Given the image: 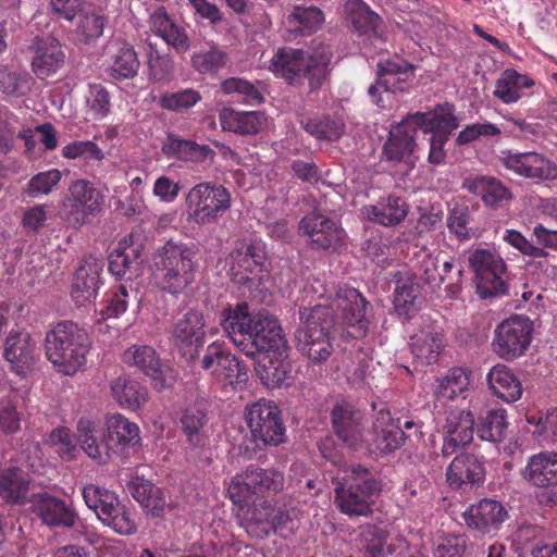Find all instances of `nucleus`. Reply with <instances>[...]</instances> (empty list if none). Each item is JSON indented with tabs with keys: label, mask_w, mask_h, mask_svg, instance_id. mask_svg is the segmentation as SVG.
<instances>
[{
	"label": "nucleus",
	"mask_w": 557,
	"mask_h": 557,
	"mask_svg": "<svg viewBox=\"0 0 557 557\" xmlns=\"http://www.w3.org/2000/svg\"><path fill=\"white\" fill-rule=\"evenodd\" d=\"M221 325L233 343L248 357H256V373L269 388L288 385L292 366L277 319L264 310L251 312L246 302L223 311Z\"/></svg>",
	"instance_id": "obj_1"
},
{
	"label": "nucleus",
	"mask_w": 557,
	"mask_h": 557,
	"mask_svg": "<svg viewBox=\"0 0 557 557\" xmlns=\"http://www.w3.org/2000/svg\"><path fill=\"white\" fill-rule=\"evenodd\" d=\"M197 256L193 244L166 242L153 257L152 275L158 287L172 295L183 293L195 280Z\"/></svg>",
	"instance_id": "obj_2"
},
{
	"label": "nucleus",
	"mask_w": 557,
	"mask_h": 557,
	"mask_svg": "<svg viewBox=\"0 0 557 557\" xmlns=\"http://www.w3.org/2000/svg\"><path fill=\"white\" fill-rule=\"evenodd\" d=\"M89 349L86 332L72 321L59 322L46 335V354L59 372L75 374L85 363Z\"/></svg>",
	"instance_id": "obj_3"
},
{
	"label": "nucleus",
	"mask_w": 557,
	"mask_h": 557,
	"mask_svg": "<svg viewBox=\"0 0 557 557\" xmlns=\"http://www.w3.org/2000/svg\"><path fill=\"white\" fill-rule=\"evenodd\" d=\"M335 487V505L349 517L368 516L371 512L372 497L380 491L379 482L369 470L352 466L341 470Z\"/></svg>",
	"instance_id": "obj_4"
},
{
	"label": "nucleus",
	"mask_w": 557,
	"mask_h": 557,
	"mask_svg": "<svg viewBox=\"0 0 557 557\" xmlns=\"http://www.w3.org/2000/svg\"><path fill=\"white\" fill-rule=\"evenodd\" d=\"M331 57V50L325 46L319 47L312 53L282 48L272 58L269 70L290 82L301 76L307 77L311 89H317L326 76Z\"/></svg>",
	"instance_id": "obj_5"
},
{
	"label": "nucleus",
	"mask_w": 557,
	"mask_h": 557,
	"mask_svg": "<svg viewBox=\"0 0 557 557\" xmlns=\"http://www.w3.org/2000/svg\"><path fill=\"white\" fill-rule=\"evenodd\" d=\"M326 310L323 305L300 310L301 324L295 333L297 348L313 363L326 361L333 352L330 331L334 317Z\"/></svg>",
	"instance_id": "obj_6"
},
{
	"label": "nucleus",
	"mask_w": 557,
	"mask_h": 557,
	"mask_svg": "<svg viewBox=\"0 0 557 557\" xmlns=\"http://www.w3.org/2000/svg\"><path fill=\"white\" fill-rule=\"evenodd\" d=\"M231 206V193L223 185L211 182L199 183L186 194V220L198 226L215 224Z\"/></svg>",
	"instance_id": "obj_7"
},
{
	"label": "nucleus",
	"mask_w": 557,
	"mask_h": 557,
	"mask_svg": "<svg viewBox=\"0 0 557 557\" xmlns=\"http://www.w3.org/2000/svg\"><path fill=\"white\" fill-rule=\"evenodd\" d=\"M83 498L103 525L116 534L129 536L137 532L135 511L122 503L113 492L89 484L83 488Z\"/></svg>",
	"instance_id": "obj_8"
},
{
	"label": "nucleus",
	"mask_w": 557,
	"mask_h": 557,
	"mask_svg": "<svg viewBox=\"0 0 557 557\" xmlns=\"http://www.w3.org/2000/svg\"><path fill=\"white\" fill-rule=\"evenodd\" d=\"M200 367L207 371L215 384L222 388L242 387L248 380L247 371L239 360L223 344L213 342L208 345Z\"/></svg>",
	"instance_id": "obj_9"
},
{
	"label": "nucleus",
	"mask_w": 557,
	"mask_h": 557,
	"mask_svg": "<svg viewBox=\"0 0 557 557\" xmlns=\"http://www.w3.org/2000/svg\"><path fill=\"white\" fill-rule=\"evenodd\" d=\"M284 475L275 469L247 468L235 475L230 485L228 494L234 504L243 506L253 495L276 494L283 490Z\"/></svg>",
	"instance_id": "obj_10"
},
{
	"label": "nucleus",
	"mask_w": 557,
	"mask_h": 557,
	"mask_svg": "<svg viewBox=\"0 0 557 557\" xmlns=\"http://www.w3.org/2000/svg\"><path fill=\"white\" fill-rule=\"evenodd\" d=\"M533 323L522 314H513L500 322L494 332L493 351L502 359L522 356L532 341Z\"/></svg>",
	"instance_id": "obj_11"
},
{
	"label": "nucleus",
	"mask_w": 557,
	"mask_h": 557,
	"mask_svg": "<svg viewBox=\"0 0 557 557\" xmlns=\"http://www.w3.org/2000/svg\"><path fill=\"white\" fill-rule=\"evenodd\" d=\"M468 261L478 280L482 297L504 292V275L507 267L500 253L494 248H475L469 252Z\"/></svg>",
	"instance_id": "obj_12"
},
{
	"label": "nucleus",
	"mask_w": 557,
	"mask_h": 557,
	"mask_svg": "<svg viewBox=\"0 0 557 557\" xmlns=\"http://www.w3.org/2000/svg\"><path fill=\"white\" fill-rule=\"evenodd\" d=\"M246 421L256 443L276 446L285 440V426L277 406L261 399L246 409Z\"/></svg>",
	"instance_id": "obj_13"
},
{
	"label": "nucleus",
	"mask_w": 557,
	"mask_h": 557,
	"mask_svg": "<svg viewBox=\"0 0 557 557\" xmlns=\"http://www.w3.org/2000/svg\"><path fill=\"white\" fill-rule=\"evenodd\" d=\"M318 305L327 308L329 315L334 317V325L343 322L349 326L356 327L354 337L366 333L367 322L364 321L367 301L354 287L343 286L336 290L335 297L331 300L325 299Z\"/></svg>",
	"instance_id": "obj_14"
},
{
	"label": "nucleus",
	"mask_w": 557,
	"mask_h": 557,
	"mask_svg": "<svg viewBox=\"0 0 557 557\" xmlns=\"http://www.w3.org/2000/svg\"><path fill=\"white\" fill-rule=\"evenodd\" d=\"M103 195L90 182L77 180L69 187L63 201L66 220L75 227L84 225L88 218L101 211Z\"/></svg>",
	"instance_id": "obj_15"
},
{
	"label": "nucleus",
	"mask_w": 557,
	"mask_h": 557,
	"mask_svg": "<svg viewBox=\"0 0 557 557\" xmlns=\"http://www.w3.org/2000/svg\"><path fill=\"white\" fill-rule=\"evenodd\" d=\"M499 161L507 171L534 183L557 178L556 164L537 151H503Z\"/></svg>",
	"instance_id": "obj_16"
},
{
	"label": "nucleus",
	"mask_w": 557,
	"mask_h": 557,
	"mask_svg": "<svg viewBox=\"0 0 557 557\" xmlns=\"http://www.w3.org/2000/svg\"><path fill=\"white\" fill-rule=\"evenodd\" d=\"M29 508L45 525L50 528H74L78 520L71 504L45 490L30 494Z\"/></svg>",
	"instance_id": "obj_17"
},
{
	"label": "nucleus",
	"mask_w": 557,
	"mask_h": 557,
	"mask_svg": "<svg viewBox=\"0 0 557 557\" xmlns=\"http://www.w3.org/2000/svg\"><path fill=\"white\" fill-rule=\"evenodd\" d=\"M412 76V66L403 60L381 61L377 64V79L369 87V96L376 106L384 107L383 95L388 97L391 92L405 91Z\"/></svg>",
	"instance_id": "obj_18"
},
{
	"label": "nucleus",
	"mask_w": 557,
	"mask_h": 557,
	"mask_svg": "<svg viewBox=\"0 0 557 557\" xmlns=\"http://www.w3.org/2000/svg\"><path fill=\"white\" fill-rule=\"evenodd\" d=\"M230 272L239 283L250 281V275L257 276L264 271L265 249L261 240L242 239L227 259Z\"/></svg>",
	"instance_id": "obj_19"
},
{
	"label": "nucleus",
	"mask_w": 557,
	"mask_h": 557,
	"mask_svg": "<svg viewBox=\"0 0 557 557\" xmlns=\"http://www.w3.org/2000/svg\"><path fill=\"white\" fill-rule=\"evenodd\" d=\"M124 363L140 369L151 379L156 388L170 387L175 381L173 370L163 366L156 350L148 345H133L122 356Z\"/></svg>",
	"instance_id": "obj_20"
},
{
	"label": "nucleus",
	"mask_w": 557,
	"mask_h": 557,
	"mask_svg": "<svg viewBox=\"0 0 557 557\" xmlns=\"http://www.w3.org/2000/svg\"><path fill=\"white\" fill-rule=\"evenodd\" d=\"M299 231L308 236L313 248L336 249L345 237V231L336 220L320 213H311L302 218Z\"/></svg>",
	"instance_id": "obj_21"
},
{
	"label": "nucleus",
	"mask_w": 557,
	"mask_h": 557,
	"mask_svg": "<svg viewBox=\"0 0 557 557\" xmlns=\"http://www.w3.org/2000/svg\"><path fill=\"white\" fill-rule=\"evenodd\" d=\"M288 521L289 517L282 508L263 502L247 509L243 525L251 537L264 539L285 528Z\"/></svg>",
	"instance_id": "obj_22"
},
{
	"label": "nucleus",
	"mask_w": 557,
	"mask_h": 557,
	"mask_svg": "<svg viewBox=\"0 0 557 557\" xmlns=\"http://www.w3.org/2000/svg\"><path fill=\"white\" fill-rule=\"evenodd\" d=\"M444 456H451L459 447L470 444L473 440L474 419L470 411L454 409L447 412L442 425Z\"/></svg>",
	"instance_id": "obj_23"
},
{
	"label": "nucleus",
	"mask_w": 557,
	"mask_h": 557,
	"mask_svg": "<svg viewBox=\"0 0 557 557\" xmlns=\"http://www.w3.org/2000/svg\"><path fill=\"white\" fill-rule=\"evenodd\" d=\"M3 356L11 369L24 376L34 368L37 360L36 342L26 331H11L4 344Z\"/></svg>",
	"instance_id": "obj_24"
},
{
	"label": "nucleus",
	"mask_w": 557,
	"mask_h": 557,
	"mask_svg": "<svg viewBox=\"0 0 557 557\" xmlns=\"http://www.w3.org/2000/svg\"><path fill=\"white\" fill-rule=\"evenodd\" d=\"M484 480V462L481 457L472 454L456 456L446 470V481L455 490L479 486Z\"/></svg>",
	"instance_id": "obj_25"
},
{
	"label": "nucleus",
	"mask_w": 557,
	"mask_h": 557,
	"mask_svg": "<svg viewBox=\"0 0 557 557\" xmlns=\"http://www.w3.org/2000/svg\"><path fill=\"white\" fill-rule=\"evenodd\" d=\"M463 276L462 267H456L454 260L441 261L438 257L426 256L420 265V278L435 290L446 283V290L455 294Z\"/></svg>",
	"instance_id": "obj_26"
},
{
	"label": "nucleus",
	"mask_w": 557,
	"mask_h": 557,
	"mask_svg": "<svg viewBox=\"0 0 557 557\" xmlns=\"http://www.w3.org/2000/svg\"><path fill=\"white\" fill-rule=\"evenodd\" d=\"M102 269V261L91 256L81 262L75 272L71 292L77 306H84L96 298Z\"/></svg>",
	"instance_id": "obj_27"
},
{
	"label": "nucleus",
	"mask_w": 557,
	"mask_h": 557,
	"mask_svg": "<svg viewBox=\"0 0 557 557\" xmlns=\"http://www.w3.org/2000/svg\"><path fill=\"white\" fill-rule=\"evenodd\" d=\"M106 64L115 79H129L137 75L139 60L134 47L123 39L111 40L106 48Z\"/></svg>",
	"instance_id": "obj_28"
},
{
	"label": "nucleus",
	"mask_w": 557,
	"mask_h": 557,
	"mask_svg": "<svg viewBox=\"0 0 557 557\" xmlns=\"http://www.w3.org/2000/svg\"><path fill=\"white\" fill-rule=\"evenodd\" d=\"M372 445L381 453L388 454L405 443V432L399 420H394L391 412L381 409L375 413L371 432Z\"/></svg>",
	"instance_id": "obj_29"
},
{
	"label": "nucleus",
	"mask_w": 557,
	"mask_h": 557,
	"mask_svg": "<svg viewBox=\"0 0 557 557\" xmlns=\"http://www.w3.org/2000/svg\"><path fill=\"white\" fill-rule=\"evenodd\" d=\"M331 416L336 435L348 447H358L363 442H368L361 426L362 414L350 404L346 401L337 404Z\"/></svg>",
	"instance_id": "obj_30"
},
{
	"label": "nucleus",
	"mask_w": 557,
	"mask_h": 557,
	"mask_svg": "<svg viewBox=\"0 0 557 557\" xmlns=\"http://www.w3.org/2000/svg\"><path fill=\"white\" fill-rule=\"evenodd\" d=\"M30 486L27 473L15 466L0 467V499L7 505H29Z\"/></svg>",
	"instance_id": "obj_31"
},
{
	"label": "nucleus",
	"mask_w": 557,
	"mask_h": 557,
	"mask_svg": "<svg viewBox=\"0 0 557 557\" xmlns=\"http://www.w3.org/2000/svg\"><path fill=\"white\" fill-rule=\"evenodd\" d=\"M417 126L412 119L407 116L389 131V137L384 145V154L394 162L408 161L416 149Z\"/></svg>",
	"instance_id": "obj_32"
},
{
	"label": "nucleus",
	"mask_w": 557,
	"mask_h": 557,
	"mask_svg": "<svg viewBox=\"0 0 557 557\" xmlns=\"http://www.w3.org/2000/svg\"><path fill=\"white\" fill-rule=\"evenodd\" d=\"M507 517L505 507L499 502L488 498L481 499L463 513L467 525L482 533L498 530Z\"/></svg>",
	"instance_id": "obj_33"
},
{
	"label": "nucleus",
	"mask_w": 557,
	"mask_h": 557,
	"mask_svg": "<svg viewBox=\"0 0 557 557\" xmlns=\"http://www.w3.org/2000/svg\"><path fill=\"white\" fill-rule=\"evenodd\" d=\"M454 112L453 104L444 103L437 106L433 111L417 112L410 117L417 128H420L424 134L449 137L450 133L459 125V120Z\"/></svg>",
	"instance_id": "obj_34"
},
{
	"label": "nucleus",
	"mask_w": 557,
	"mask_h": 557,
	"mask_svg": "<svg viewBox=\"0 0 557 557\" xmlns=\"http://www.w3.org/2000/svg\"><path fill=\"white\" fill-rule=\"evenodd\" d=\"M77 442L82 450L98 463H106L112 457L114 450L104 435H101L98 425L88 420L79 419L77 422Z\"/></svg>",
	"instance_id": "obj_35"
},
{
	"label": "nucleus",
	"mask_w": 557,
	"mask_h": 557,
	"mask_svg": "<svg viewBox=\"0 0 557 557\" xmlns=\"http://www.w3.org/2000/svg\"><path fill=\"white\" fill-rule=\"evenodd\" d=\"M486 382L490 392L505 403H515L522 396L520 379L505 364L498 363L492 367L486 374Z\"/></svg>",
	"instance_id": "obj_36"
},
{
	"label": "nucleus",
	"mask_w": 557,
	"mask_h": 557,
	"mask_svg": "<svg viewBox=\"0 0 557 557\" xmlns=\"http://www.w3.org/2000/svg\"><path fill=\"white\" fill-rule=\"evenodd\" d=\"M64 60L65 54L60 42L54 38H42L35 46L32 70L38 78L45 79L55 74Z\"/></svg>",
	"instance_id": "obj_37"
},
{
	"label": "nucleus",
	"mask_w": 557,
	"mask_h": 557,
	"mask_svg": "<svg viewBox=\"0 0 557 557\" xmlns=\"http://www.w3.org/2000/svg\"><path fill=\"white\" fill-rule=\"evenodd\" d=\"M112 398L123 409L137 412L148 403L149 393L139 381L129 376H119L111 381Z\"/></svg>",
	"instance_id": "obj_38"
},
{
	"label": "nucleus",
	"mask_w": 557,
	"mask_h": 557,
	"mask_svg": "<svg viewBox=\"0 0 557 557\" xmlns=\"http://www.w3.org/2000/svg\"><path fill=\"white\" fill-rule=\"evenodd\" d=\"M463 188L480 197L488 207L499 206L512 198L510 189L494 176L476 175L466 178Z\"/></svg>",
	"instance_id": "obj_39"
},
{
	"label": "nucleus",
	"mask_w": 557,
	"mask_h": 557,
	"mask_svg": "<svg viewBox=\"0 0 557 557\" xmlns=\"http://www.w3.org/2000/svg\"><path fill=\"white\" fill-rule=\"evenodd\" d=\"M70 22L76 38L84 44H89L103 34L107 20L100 9L92 3H87Z\"/></svg>",
	"instance_id": "obj_40"
},
{
	"label": "nucleus",
	"mask_w": 557,
	"mask_h": 557,
	"mask_svg": "<svg viewBox=\"0 0 557 557\" xmlns=\"http://www.w3.org/2000/svg\"><path fill=\"white\" fill-rule=\"evenodd\" d=\"M205 320L201 312L190 310L176 321L172 337L180 348L201 346L205 341Z\"/></svg>",
	"instance_id": "obj_41"
},
{
	"label": "nucleus",
	"mask_w": 557,
	"mask_h": 557,
	"mask_svg": "<svg viewBox=\"0 0 557 557\" xmlns=\"http://www.w3.org/2000/svg\"><path fill=\"white\" fill-rule=\"evenodd\" d=\"M107 441L113 445L112 455L117 454L127 446L140 443L139 428L121 413L110 416L107 421Z\"/></svg>",
	"instance_id": "obj_42"
},
{
	"label": "nucleus",
	"mask_w": 557,
	"mask_h": 557,
	"mask_svg": "<svg viewBox=\"0 0 557 557\" xmlns=\"http://www.w3.org/2000/svg\"><path fill=\"white\" fill-rule=\"evenodd\" d=\"M219 121L224 131L239 134H256L267 123V117L259 111H235L223 108L219 113Z\"/></svg>",
	"instance_id": "obj_43"
},
{
	"label": "nucleus",
	"mask_w": 557,
	"mask_h": 557,
	"mask_svg": "<svg viewBox=\"0 0 557 557\" xmlns=\"http://www.w3.org/2000/svg\"><path fill=\"white\" fill-rule=\"evenodd\" d=\"M522 475L535 486L557 483V451L540 453L530 457Z\"/></svg>",
	"instance_id": "obj_44"
},
{
	"label": "nucleus",
	"mask_w": 557,
	"mask_h": 557,
	"mask_svg": "<svg viewBox=\"0 0 557 557\" xmlns=\"http://www.w3.org/2000/svg\"><path fill=\"white\" fill-rule=\"evenodd\" d=\"M533 85L534 81L530 76L507 69L496 81L493 95L503 103H516L522 98L523 90L531 88Z\"/></svg>",
	"instance_id": "obj_45"
},
{
	"label": "nucleus",
	"mask_w": 557,
	"mask_h": 557,
	"mask_svg": "<svg viewBox=\"0 0 557 557\" xmlns=\"http://www.w3.org/2000/svg\"><path fill=\"white\" fill-rule=\"evenodd\" d=\"M364 219L384 225L392 226L400 223L407 215V206L401 198L388 197L376 205L362 209Z\"/></svg>",
	"instance_id": "obj_46"
},
{
	"label": "nucleus",
	"mask_w": 557,
	"mask_h": 557,
	"mask_svg": "<svg viewBox=\"0 0 557 557\" xmlns=\"http://www.w3.org/2000/svg\"><path fill=\"white\" fill-rule=\"evenodd\" d=\"M150 21L151 30L177 52H186L189 49V39L185 30L180 28L163 9L154 11Z\"/></svg>",
	"instance_id": "obj_47"
},
{
	"label": "nucleus",
	"mask_w": 557,
	"mask_h": 557,
	"mask_svg": "<svg viewBox=\"0 0 557 557\" xmlns=\"http://www.w3.org/2000/svg\"><path fill=\"white\" fill-rule=\"evenodd\" d=\"M134 499L153 517H161L164 512L166 500L163 492L149 481L137 478L129 486Z\"/></svg>",
	"instance_id": "obj_48"
},
{
	"label": "nucleus",
	"mask_w": 557,
	"mask_h": 557,
	"mask_svg": "<svg viewBox=\"0 0 557 557\" xmlns=\"http://www.w3.org/2000/svg\"><path fill=\"white\" fill-rule=\"evenodd\" d=\"M345 12L354 28L361 35H377L382 18L363 0H347Z\"/></svg>",
	"instance_id": "obj_49"
},
{
	"label": "nucleus",
	"mask_w": 557,
	"mask_h": 557,
	"mask_svg": "<svg viewBox=\"0 0 557 557\" xmlns=\"http://www.w3.org/2000/svg\"><path fill=\"white\" fill-rule=\"evenodd\" d=\"M413 357L421 363H433L442 349V336L434 331H421L410 338Z\"/></svg>",
	"instance_id": "obj_50"
},
{
	"label": "nucleus",
	"mask_w": 557,
	"mask_h": 557,
	"mask_svg": "<svg viewBox=\"0 0 557 557\" xmlns=\"http://www.w3.org/2000/svg\"><path fill=\"white\" fill-rule=\"evenodd\" d=\"M469 385V372L462 368H454L438 380L435 395L441 400H453L459 396L465 398Z\"/></svg>",
	"instance_id": "obj_51"
},
{
	"label": "nucleus",
	"mask_w": 557,
	"mask_h": 557,
	"mask_svg": "<svg viewBox=\"0 0 557 557\" xmlns=\"http://www.w3.org/2000/svg\"><path fill=\"white\" fill-rule=\"evenodd\" d=\"M419 286L410 276L400 277L394 290L393 305L398 315L410 318L417 310Z\"/></svg>",
	"instance_id": "obj_52"
},
{
	"label": "nucleus",
	"mask_w": 557,
	"mask_h": 557,
	"mask_svg": "<svg viewBox=\"0 0 557 557\" xmlns=\"http://www.w3.org/2000/svg\"><path fill=\"white\" fill-rule=\"evenodd\" d=\"M323 21V13L317 7H297L287 16L286 25L290 32L305 35L319 28Z\"/></svg>",
	"instance_id": "obj_53"
},
{
	"label": "nucleus",
	"mask_w": 557,
	"mask_h": 557,
	"mask_svg": "<svg viewBox=\"0 0 557 557\" xmlns=\"http://www.w3.org/2000/svg\"><path fill=\"white\" fill-rule=\"evenodd\" d=\"M163 150L165 153L174 154L178 159L194 162L202 161L211 153V149L208 146H200L176 136H169Z\"/></svg>",
	"instance_id": "obj_54"
},
{
	"label": "nucleus",
	"mask_w": 557,
	"mask_h": 557,
	"mask_svg": "<svg viewBox=\"0 0 557 557\" xmlns=\"http://www.w3.org/2000/svg\"><path fill=\"white\" fill-rule=\"evenodd\" d=\"M207 422L206 413L197 408H187L181 418V429L187 441L194 446H201L205 443L203 426Z\"/></svg>",
	"instance_id": "obj_55"
},
{
	"label": "nucleus",
	"mask_w": 557,
	"mask_h": 557,
	"mask_svg": "<svg viewBox=\"0 0 557 557\" xmlns=\"http://www.w3.org/2000/svg\"><path fill=\"white\" fill-rule=\"evenodd\" d=\"M506 426V410L493 409L480 419L476 433L483 441L497 442L503 437Z\"/></svg>",
	"instance_id": "obj_56"
},
{
	"label": "nucleus",
	"mask_w": 557,
	"mask_h": 557,
	"mask_svg": "<svg viewBox=\"0 0 557 557\" xmlns=\"http://www.w3.org/2000/svg\"><path fill=\"white\" fill-rule=\"evenodd\" d=\"M33 85V78L25 72L0 69V90L7 96L22 97Z\"/></svg>",
	"instance_id": "obj_57"
},
{
	"label": "nucleus",
	"mask_w": 557,
	"mask_h": 557,
	"mask_svg": "<svg viewBox=\"0 0 557 557\" xmlns=\"http://www.w3.org/2000/svg\"><path fill=\"white\" fill-rule=\"evenodd\" d=\"M137 257L136 249L126 239L121 240L109 255V272L116 277H123Z\"/></svg>",
	"instance_id": "obj_58"
},
{
	"label": "nucleus",
	"mask_w": 557,
	"mask_h": 557,
	"mask_svg": "<svg viewBox=\"0 0 557 557\" xmlns=\"http://www.w3.org/2000/svg\"><path fill=\"white\" fill-rule=\"evenodd\" d=\"M61 180L62 173L58 169L40 172L29 180L26 193L33 198L49 195Z\"/></svg>",
	"instance_id": "obj_59"
},
{
	"label": "nucleus",
	"mask_w": 557,
	"mask_h": 557,
	"mask_svg": "<svg viewBox=\"0 0 557 557\" xmlns=\"http://www.w3.org/2000/svg\"><path fill=\"white\" fill-rule=\"evenodd\" d=\"M226 63V54L218 49L211 48L207 51H199L191 57L193 67L201 73H213L222 69Z\"/></svg>",
	"instance_id": "obj_60"
},
{
	"label": "nucleus",
	"mask_w": 557,
	"mask_h": 557,
	"mask_svg": "<svg viewBox=\"0 0 557 557\" xmlns=\"http://www.w3.org/2000/svg\"><path fill=\"white\" fill-rule=\"evenodd\" d=\"M529 423L535 424L534 434L541 443H557V409H552L539 418H528Z\"/></svg>",
	"instance_id": "obj_61"
},
{
	"label": "nucleus",
	"mask_w": 557,
	"mask_h": 557,
	"mask_svg": "<svg viewBox=\"0 0 557 557\" xmlns=\"http://www.w3.org/2000/svg\"><path fill=\"white\" fill-rule=\"evenodd\" d=\"M86 104L95 119L107 116L111 108L108 90L100 84H90L86 96Z\"/></svg>",
	"instance_id": "obj_62"
},
{
	"label": "nucleus",
	"mask_w": 557,
	"mask_h": 557,
	"mask_svg": "<svg viewBox=\"0 0 557 557\" xmlns=\"http://www.w3.org/2000/svg\"><path fill=\"white\" fill-rule=\"evenodd\" d=\"M200 100L201 95L199 91L187 88L177 92L163 95L159 100V104L165 110L180 111L194 107Z\"/></svg>",
	"instance_id": "obj_63"
},
{
	"label": "nucleus",
	"mask_w": 557,
	"mask_h": 557,
	"mask_svg": "<svg viewBox=\"0 0 557 557\" xmlns=\"http://www.w3.org/2000/svg\"><path fill=\"white\" fill-rule=\"evenodd\" d=\"M467 547L463 535H444L438 537L433 546L434 557H462Z\"/></svg>",
	"instance_id": "obj_64"
}]
</instances>
